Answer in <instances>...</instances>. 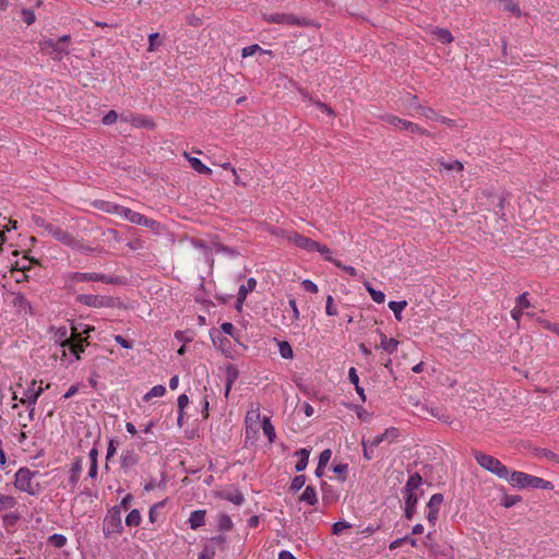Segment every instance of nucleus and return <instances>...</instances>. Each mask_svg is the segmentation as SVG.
<instances>
[{
  "label": "nucleus",
  "mask_w": 559,
  "mask_h": 559,
  "mask_svg": "<svg viewBox=\"0 0 559 559\" xmlns=\"http://www.w3.org/2000/svg\"><path fill=\"white\" fill-rule=\"evenodd\" d=\"M299 500L306 502L309 506H314L318 502L317 491L314 487L307 486L304 492L300 495Z\"/></svg>",
  "instance_id": "25"
},
{
  "label": "nucleus",
  "mask_w": 559,
  "mask_h": 559,
  "mask_svg": "<svg viewBox=\"0 0 559 559\" xmlns=\"http://www.w3.org/2000/svg\"><path fill=\"white\" fill-rule=\"evenodd\" d=\"M70 36L63 35L59 37L57 40L47 39L41 43V49L55 55V59H61L64 55L69 53L66 45L69 43Z\"/></svg>",
  "instance_id": "10"
},
{
  "label": "nucleus",
  "mask_w": 559,
  "mask_h": 559,
  "mask_svg": "<svg viewBox=\"0 0 559 559\" xmlns=\"http://www.w3.org/2000/svg\"><path fill=\"white\" fill-rule=\"evenodd\" d=\"M421 485V476L418 473L412 474L404 487V492L414 491Z\"/></svg>",
  "instance_id": "28"
},
{
  "label": "nucleus",
  "mask_w": 559,
  "mask_h": 559,
  "mask_svg": "<svg viewBox=\"0 0 559 559\" xmlns=\"http://www.w3.org/2000/svg\"><path fill=\"white\" fill-rule=\"evenodd\" d=\"M260 420V409L259 407H252L246 416V426L251 428L254 424Z\"/></svg>",
  "instance_id": "34"
},
{
  "label": "nucleus",
  "mask_w": 559,
  "mask_h": 559,
  "mask_svg": "<svg viewBox=\"0 0 559 559\" xmlns=\"http://www.w3.org/2000/svg\"><path fill=\"white\" fill-rule=\"evenodd\" d=\"M528 293H523L516 298V307L524 310L531 307V302L528 300Z\"/></svg>",
  "instance_id": "48"
},
{
  "label": "nucleus",
  "mask_w": 559,
  "mask_h": 559,
  "mask_svg": "<svg viewBox=\"0 0 559 559\" xmlns=\"http://www.w3.org/2000/svg\"><path fill=\"white\" fill-rule=\"evenodd\" d=\"M217 527L222 532H227L233 528V521L229 515L222 513L217 518Z\"/></svg>",
  "instance_id": "32"
},
{
  "label": "nucleus",
  "mask_w": 559,
  "mask_h": 559,
  "mask_svg": "<svg viewBox=\"0 0 559 559\" xmlns=\"http://www.w3.org/2000/svg\"><path fill=\"white\" fill-rule=\"evenodd\" d=\"M166 394V388L162 384L153 386L144 396L143 401L147 402L153 397H163Z\"/></svg>",
  "instance_id": "31"
},
{
  "label": "nucleus",
  "mask_w": 559,
  "mask_h": 559,
  "mask_svg": "<svg viewBox=\"0 0 559 559\" xmlns=\"http://www.w3.org/2000/svg\"><path fill=\"white\" fill-rule=\"evenodd\" d=\"M68 281L74 283L81 282H103L106 284H118L120 283V278L115 275H106L96 272H73L68 275Z\"/></svg>",
  "instance_id": "7"
},
{
  "label": "nucleus",
  "mask_w": 559,
  "mask_h": 559,
  "mask_svg": "<svg viewBox=\"0 0 559 559\" xmlns=\"http://www.w3.org/2000/svg\"><path fill=\"white\" fill-rule=\"evenodd\" d=\"M539 323L546 329L551 331L552 333L559 336V324L555 322H550L548 320H539Z\"/></svg>",
  "instance_id": "52"
},
{
  "label": "nucleus",
  "mask_w": 559,
  "mask_h": 559,
  "mask_svg": "<svg viewBox=\"0 0 559 559\" xmlns=\"http://www.w3.org/2000/svg\"><path fill=\"white\" fill-rule=\"evenodd\" d=\"M117 215L129 221L132 224L145 226L154 229L158 223L152 218H147L143 214L132 211L129 207L123 206V209H116Z\"/></svg>",
  "instance_id": "8"
},
{
  "label": "nucleus",
  "mask_w": 559,
  "mask_h": 559,
  "mask_svg": "<svg viewBox=\"0 0 559 559\" xmlns=\"http://www.w3.org/2000/svg\"><path fill=\"white\" fill-rule=\"evenodd\" d=\"M262 429L269 441L273 442L275 439V429L269 417H264L262 419Z\"/></svg>",
  "instance_id": "33"
},
{
  "label": "nucleus",
  "mask_w": 559,
  "mask_h": 559,
  "mask_svg": "<svg viewBox=\"0 0 559 559\" xmlns=\"http://www.w3.org/2000/svg\"><path fill=\"white\" fill-rule=\"evenodd\" d=\"M185 156L188 158L191 167L197 173L202 174V175H211L212 174V169L210 167H207L206 165H204L201 162V159H199L197 157H190V156H188L187 153L185 154Z\"/></svg>",
  "instance_id": "23"
},
{
  "label": "nucleus",
  "mask_w": 559,
  "mask_h": 559,
  "mask_svg": "<svg viewBox=\"0 0 559 559\" xmlns=\"http://www.w3.org/2000/svg\"><path fill=\"white\" fill-rule=\"evenodd\" d=\"M381 120L394 126L399 130H404V131L406 129V124L408 123V120L399 118L397 116L390 115V114L381 116Z\"/></svg>",
  "instance_id": "26"
},
{
  "label": "nucleus",
  "mask_w": 559,
  "mask_h": 559,
  "mask_svg": "<svg viewBox=\"0 0 559 559\" xmlns=\"http://www.w3.org/2000/svg\"><path fill=\"white\" fill-rule=\"evenodd\" d=\"M527 488H539L550 490L554 488V485L549 480L530 475Z\"/></svg>",
  "instance_id": "21"
},
{
  "label": "nucleus",
  "mask_w": 559,
  "mask_h": 559,
  "mask_svg": "<svg viewBox=\"0 0 559 559\" xmlns=\"http://www.w3.org/2000/svg\"><path fill=\"white\" fill-rule=\"evenodd\" d=\"M530 474L518 471H509L507 472V477L503 479L507 480L512 487L524 489L527 488Z\"/></svg>",
  "instance_id": "13"
},
{
  "label": "nucleus",
  "mask_w": 559,
  "mask_h": 559,
  "mask_svg": "<svg viewBox=\"0 0 559 559\" xmlns=\"http://www.w3.org/2000/svg\"><path fill=\"white\" fill-rule=\"evenodd\" d=\"M440 166L444 170H455V171H462L463 170V164L459 160H452V162H440Z\"/></svg>",
  "instance_id": "42"
},
{
  "label": "nucleus",
  "mask_w": 559,
  "mask_h": 559,
  "mask_svg": "<svg viewBox=\"0 0 559 559\" xmlns=\"http://www.w3.org/2000/svg\"><path fill=\"white\" fill-rule=\"evenodd\" d=\"M122 520L120 507H112L105 515L103 522V533L106 537L118 535L122 532Z\"/></svg>",
  "instance_id": "6"
},
{
  "label": "nucleus",
  "mask_w": 559,
  "mask_h": 559,
  "mask_svg": "<svg viewBox=\"0 0 559 559\" xmlns=\"http://www.w3.org/2000/svg\"><path fill=\"white\" fill-rule=\"evenodd\" d=\"M417 502H418V497L416 495V492L414 491H411V492H405V506H411V508L417 506Z\"/></svg>",
  "instance_id": "54"
},
{
  "label": "nucleus",
  "mask_w": 559,
  "mask_h": 559,
  "mask_svg": "<svg viewBox=\"0 0 559 559\" xmlns=\"http://www.w3.org/2000/svg\"><path fill=\"white\" fill-rule=\"evenodd\" d=\"M21 16L24 23H26L27 25H32L36 20L35 13L31 9H23L21 11Z\"/></svg>",
  "instance_id": "47"
},
{
  "label": "nucleus",
  "mask_w": 559,
  "mask_h": 559,
  "mask_svg": "<svg viewBox=\"0 0 559 559\" xmlns=\"http://www.w3.org/2000/svg\"><path fill=\"white\" fill-rule=\"evenodd\" d=\"M51 332H52V338H53L55 343L59 345V347L80 336V334L76 333L75 328H72V333L70 336L68 335L67 326L55 328L51 330Z\"/></svg>",
  "instance_id": "14"
},
{
  "label": "nucleus",
  "mask_w": 559,
  "mask_h": 559,
  "mask_svg": "<svg viewBox=\"0 0 559 559\" xmlns=\"http://www.w3.org/2000/svg\"><path fill=\"white\" fill-rule=\"evenodd\" d=\"M82 473V462L80 459H78L71 466L69 472V485L71 486V489H74L80 480Z\"/></svg>",
  "instance_id": "16"
},
{
  "label": "nucleus",
  "mask_w": 559,
  "mask_h": 559,
  "mask_svg": "<svg viewBox=\"0 0 559 559\" xmlns=\"http://www.w3.org/2000/svg\"><path fill=\"white\" fill-rule=\"evenodd\" d=\"M261 50V47L257 44L247 46L242 49L241 56L243 58L253 56L257 51Z\"/></svg>",
  "instance_id": "55"
},
{
  "label": "nucleus",
  "mask_w": 559,
  "mask_h": 559,
  "mask_svg": "<svg viewBox=\"0 0 559 559\" xmlns=\"http://www.w3.org/2000/svg\"><path fill=\"white\" fill-rule=\"evenodd\" d=\"M379 334H380V347L389 353V354H393L397 350V347H399V341L396 338H389L386 337L381 331H379Z\"/></svg>",
  "instance_id": "17"
},
{
  "label": "nucleus",
  "mask_w": 559,
  "mask_h": 559,
  "mask_svg": "<svg viewBox=\"0 0 559 559\" xmlns=\"http://www.w3.org/2000/svg\"><path fill=\"white\" fill-rule=\"evenodd\" d=\"M205 510H195L190 514L188 523L190 528L197 530L205 524Z\"/></svg>",
  "instance_id": "18"
},
{
  "label": "nucleus",
  "mask_w": 559,
  "mask_h": 559,
  "mask_svg": "<svg viewBox=\"0 0 559 559\" xmlns=\"http://www.w3.org/2000/svg\"><path fill=\"white\" fill-rule=\"evenodd\" d=\"M522 500L521 496H518V495H507L502 498L501 500V504L504 507V508H511L513 506H515L518 502H520Z\"/></svg>",
  "instance_id": "41"
},
{
  "label": "nucleus",
  "mask_w": 559,
  "mask_h": 559,
  "mask_svg": "<svg viewBox=\"0 0 559 559\" xmlns=\"http://www.w3.org/2000/svg\"><path fill=\"white\" fill-rule=\"evenodd\" d=\"M37 474V472H32L27 467H21L15 473L14 487L22 491L26 492L31 496H36L40 491V486L38 483H34L33 478Z\"/></svg>",
  "instance_id": "3"
},
{
  "label": "nucleus",
  "mask_w": 559,
  "mask_h": 559,
  "mask_svg": "<svg viewBox=\"0 0 559 559\" xmlns=\"http://www.w3.org/2000/svg\"><path fill=\"white\" fill-rule=\"evenodd\" d=\"M350 524L346 521H337L332 526V532L335 535L341 534L344 530L349 528Z\"/></svg>",
  "instance_id": "50"
},
{
  "label": "nucleus",
  "mask_w": 559,
  "mask_h": 559,
  "mask_svg": "<svg viewBox=\"0 0 559 559\" xmlns=\"http://www.w3.org/2000/svg\"><path fill=\"white\" fill-rule=\"evenodd\" d=\"M383 441H388L389 443L395 442L400 437V431L395 427H390L385 429V431L382 433Z\"/></svg>",
  "instance_id": "37"
},
{
  "label": "nucleus",
  "mask_w": 559,
  "mask_h": 559,
  "mask_svg": "<svg viewBox=\"0 0 559 559\" xmlns=\"http://www.w3.org/2000/svg\"><path fill=\"white\" fill-rule=\"evenodd\" d=\"M141 520H142V516H141V513L139 510L136 509H133L132 511L129 512V514L127 515L126 518V524L128 526H138L140 525L141 523Z\"/></svg>",
  "instance_id": "36"
},
{
  "label": "nucleus",
  "mask_w": 559,
  "mask_h": 559,
  "mask_svg": "<svg viewBox=\"0 0 559 559\" xmlns=\"http://www.w3.org/2000/svg\"><path fill=\"white\" fill-rule=\"evenodd\" d=\"M334 265L345 271L349 276H356L357 271L354 266L344 265L340 260L334 262Z\"/></svg>",
  "instance_id": "56"
},
{
  "label": "nucleus",
  "mask_w": 559,
  "mask_h": 559,
  "mask_svg": "<svg viewBox=\"0 0 559 559\" xmlns=\"http://www.w3.org/2000/svg\"><path fill=\"white\" fill-rule=\"evenodd\" d=\"M474 457L484 469L488 471L489 473L496 475L501 479L507 477V472L509 468L504 464H502L498 459L478 451L474 453Z\"/></svg>",
  "instance_id": "4"
},
{
  "label": "nucleus",
  "mask_w": 559,
  "mask_h": 559,
  "mask_svg": "<svg viewBox=\"0 0 559 559\" xmlns=\"http://www.w3.org/2000/svg\"><path fill=\"white\" fill-rule=\"evenodd\" d=\"M212 249L215 253H222L231 259L239 255V252L235 248L227 247L219 242H214Z\"/></svg>",
  "instance_id": "27"
},
{
  "label": "nucleus",
  "mask_w": 559,
  "mask_h": 559,
  "mask_svg": "<svg viewBox=\"0 0 559 559\" xmlns=\"http://www.w3.org/2000/svg\"><path fill=\"white\" fill-rule=\"evenodd\" d=\"M49 542L51 545H53L56 548H62L67 544V537L62 534H52L49 537Z\"/></svg>",
  "instance_id": "43"
},
{
  "label": "nucleus",
  "mask_w": 559,
  "mask_h": 559,
  "mask_svg": "<svg viewBox=\"0 0 559 559\" xmlns=\"http://www.w3.org/2000/svg\"><path fill=\"white\" fill-rule=\"evenodd\" d=\"M421 116H424L427 119L436 120L438 117V114L429 107H419Z\"/></svg>",
  "instance_id": "58"
},
{
  "label": "nucleus",
  "mask_w": 559,
  "mask_h": 559,
  "mask_svg": "<svg viewBox=\"0 0 559 559\" xmlns=\"http://www.w3.org/2000/svg\"><path fill=\"white\" fill-rule=\"evenodd\" d=\"M348 379L350 383H353L354 385H357L359 383V377L357 370L354 367H350L348 370Z\"/></svg>",
  "instance_id": "62"
},
{
  "label": "nucleus",
  "mask_w": 559,
  "mask_h": 559,
  "mask_svg": "<svg viewBox=\"0 0 559 559\" xmlns=\"http://www.w3.org/2000/svg\"><path fill=\"white\" fill-rule=\"evenodd\" d=\"M114 340L116 343H118L123 348L129 349V348H132V346H133V344L131 342L127 341L121 335H115Z\"/></svg>",
  "instance_id": "61"
},
{
  "label": "nucleus",
  "mask_w": 559,
  "mask_h": 559,
  "mask_svg": "<svg viewBox=\"0 0 559 559\" xmlns=\"http://www.w3.org/2000/svg\"><path fill=\"white\" fill-rule=\"evenodd\" d=\"M286 238L290 243L308 252H313V248L318 247V241H314L295 231L288 233Z\"/></svg>",
  "instance_id": "11"
},
{
  "label": "nucleus",
  "mask_w": 559,
  "mask_h": 559,
  "mask_svg": "<svg viewBox=\"0 0 559 559\" xmlns=\"http://www.w3.org/2000/svg\"><path fill=\"white\" fill-rule=\"evenodd\" d=\"M139 462V455L134 450H124L120 455V465L123 469L134 467Z\"/></svg>",
  "instance_id": "15"
},
{
  "label": "nucleus",
  "mask_w": 559,
  "mask_h": 559,
  "mask_svg": "<svg viewBox=\"0 0 559 559\" xmlns=\"http://www.w3.org/2000/svg\"><path fill=\"white\" fill-rule=\"evenodd\" d=\"M405 131H407L409 133H414V134H420V135L429 134L427 132V130H425L424 128H421L420 126H418L417 123H414L412 121H408V123L406 124Z\"/></svg>",
  "instance_id": "46"
},
{
  "label": "nucleus",
  "mask_w": 559,
  "mask_h": 559,
  "mask_svg": "<svg viewBox=\"0 0 559 559\" xmlns=\"http://www.w3.org/2000/svg\"><path fill=\"white\" fill-rule=\"evenodd\" d=\"M76 301L91 308H110L115 305L112 297L93 294H81L76 297Z\"/></svg>",
  "instance_id": "9"
},
{
  "label": "nucleus",
  "mask_w": 559,
  "mask_h": 559,
  "mask_svg": "<svg viewBox=\"0 0 559 559\" xmlns=\"http://www.w3.org/2000/svg\"><path fill=\"white\" fill-rule=\"evenodd\" d=\"M442 502H443V496L441 493H435L430 497V499L427 503V508L430 510L439 511Z\"/></svg>",
  "instance_id": "38"
},
{
  "label": "nucleus",
  "mask_w": 559,
  "mask_h": 559,
  "mask_svg": "<svg viewBox=\"0 0 559 559\" xmlns=\"http://www.w3.org/2000/svg\"><path fill=\"white\" fill-rule=\"evenodd\" d=\"M301 285L306 292H309L311 294L318 293V285L310 280H304L301 282Z\"/></svg>",
  "instance_id": "57"
},
{
  "label": "nucleus",
  "mask_w": 559,
  "mask_h": 559,
  "mask_svg": "<svg viewBox=\"0 0 559 559\" xmlns=\"http://www.w3.org/2000/svg\"><path fill=\"white\" fill-rule=\"evenodd\" d=\"M325 313L330 317H334L337 314V309L333 305V297L328 296L325 304Z\"/></svg>",
  "instance_id": "53"
},
{
  "label": "nucleus",
  "mask_w": 559,
  "mask_h": 559,
  "mask_svg": "<svg viewBox=\"0 0 559 559\" xmlns=\"http://www.w3.org/2000/svg\"><path fill=\"white\" fill-rule=\"evenodd\" d=\"M278 350L281 356L285 359H290L294 356L292 346L285 341L278 343Z\"/></svg>",
  "instance_id": "39"
},
{
  "label": "nucleus",
  "mask_w": 559,
  "mask_h": 559,
  "mask_svg": "<svg viewBox=\"0 0 559 559\" xmlns=\"http://www.w3.org/2000/svg\"><path fill=\"white\" fill-rule=\"evenodd\" d=\"M522 316L523 310L518 308L516 306L511 310V317L518 324L520 323Z\"/></svg>",
  "instance_id": "64"
},
{
  "label": "nucleus",
  "mask_w": 559,
  "mask_h": 559,
  "mask_svg": "<svg viewBox=\"0 0 559 559\" xmlns=\"http://www.w3.org/2000/svg\"><path fill=\"white\" fill-rule=\"evenodd\" d=\"M430 34L442 44H450L454 39L451 32L447 28L433 27Z\"/></svg>",
  "instance_id": "19"
},
{
  "label": "nucleus",
  "mask_w": 559,
  "mask_h": 559,
  "mask_svg": "<svg viewBox=\"0 0 559 559\" xmlns=\"http://www.w3.org/2000/svg\"><path fill=\"white\" fill-rule=\"evenodd\" d=\"M263 20L266 23L282 24L288 26H310L312 25V21L307 17H298L294 14L287 13H264Z\"/></svg>",
  "instance_id": "5"
},
{
  "label": "nucleus",
  "mask_w": 559,
  "mask_h": 559,
  "mask_svg": "<svg viewBox=\"0 0 559 559\" xmlns=\"http://www.w3.org/2000/svg\"><path fill=\"white\" fill-rule=\"evenodd\" d=\"M332 451L330 449H325L320 453L319 456V467H325L331 460Z\"/></svg>",
  "instance_id": "49"
},
{
  "label": "nucleus",
  "mask_w": 559,
  "mask_h": 559,
  "mask_svg": "<svg viewBox=\"0 0 559 559\" xmlns=\"http://www.w3.org/2000/svg\"><path fill=\"white\" fill-rule=\"evenodd\" d=\"M118 115L115 110H110L103 118V123L106 126L112 124L117 121Z\"/></svg>",
  "instance_id": "59"
},
{
  "label": "nucleus",
  "mask_w": 559,
  "mask_h": 559,
  "mask_svg": "<svg viewBox=\"0 0 559 559\" xmlns=\"http://www.w3.org/2000/svg\"><path fill=\"white\" fill-rule=\"evenodd\" d=\"M305 483H306V477L304 475H298V476L294 477L292 480L290 487H289L290 491L297 492L305 486Z\"/></svg>",
  "instance_id": "44"
},
{
  "label": "nucleus",
  "mask_w": 559,
  "mask_h": 559,
  "mask_svg": "<svg viewBox=\"0 0 559 559\" xmlns=\"http://www.w3.org/2000/svg\"><path fill=\"white\" fill-rule=\"evenodd\" d=\"M36 223L38 226L44 228V231L47 235L57 239L61 243L72 248V249H79L81 247L80 241L68 230H64L55 224L47 223L43 218H37Z\"/></svg>",
  "instance_id": "2"
},
{
  "label": "nucleus",
  "mask_w": 559,
  "mask_h": 559,
  "mask_svg": "<svg viewBox=\"0 0 559 559\" xmlns=\"http://www.w3.org/2000/svg\"><path fill=\"white\" fill-rule=\"evenodd\" d=\"M313 251L320 252L323 255L324 260H326L329 262H332L333 264H334L335 261H337L336 259H334L332 257L331 250L326 246H324V245H321V243L318 242V247L313 248Z\"/></svg>",
  "instance_id": "40"
},
{
  "label": "nucleus",
  "mask_w": 559,
  "mask_h": 559,
  "mask_svg": "<svg viewBox=\"0 0 559 559\" xmlns=\"http://www.w3.org/2000/svg\"><path fill=\"white\" fill-rule=\"evenodd\" d=\"M388 306L393 311L395 319L397 321H401L402 320V311L406 308L407 302L405 300L390 301Z\"/></svg>",
  "instance_id": "30"
},
{
  "label": "nucleus",
  "mask_w": 559,
  "mask_h": 559,
  "mask_svg": "<svg viewBox=\"0 0 559 559\" xmlns=\"http://www.w3.org/2000/svg\"><path fill=\"white\" fill-rule=\"evenodd\" d=\"M224 498L226 500L233 502L236 506H240L245 501L243 496L239 491H234V492L226 493V495H224Z\"/></svg>",
  "instance_id": "45"
},
{
  "label": "nucleus",
  "mask_w": 559,
  "mask_h": 559,
  "mask_svg": "<svg viewBox=\"0 0 559 559\" xmlns=\"http://www.w3.org/2000/svg\"><path fill=\"white\" fill-rule=\"evenodd\" d=\"M88 345L87 337L81 335L73 341L60 346V362L62 366L69 367L70 365L81 359V354L84 353L85 347Z\"/></svg>",
  "instance_id": "1"
},
{
  "label": "nucleus",
  "mask_w": 559,
  "mask_h": 559,
  "mask_svg": "<svg viewBox=\"0 0 559 559\" xmlns=\"http://www.w3.org/2000/svg\"><path fill=\"white\" fill-rule=\"evenodd\" d=\"M366 289L368 290L371 299L377 302V304H382L384 302V299H385V295L383 292L381 290H377L374 289L369 282H365L364 283Z\"/></svg>",
  "instance_id": "29"
},
{
  "label": "nucleus",
  "mask_w": 559,
  "mask_h": 559,
  "mask_svg": "<svg viewBox=\"0 0 559 559\" xmlns=\"http://www.w3.org/2000/svg\"><path fill=\"white\" fill-rule=\"evenodd\" d=\"M295 455L298 457V461L295 465V469L297 472H302L306 469L307 465H308V460H309V455H310V450L308 449H300L298 451L295 452Z\"/></svg>",
  "instance_id": "20"
},
{
  "label": "nucleus",
  "mask_w": 559,
  "mask_h": 559,
  "mask_svg": "<svg viewBox=\"0 0 559 559\" xmlns=\"http://www.w3.org/2000/svg\"><path fill=\"white\" fill-rule=\"evenodd\" d=\"M361 445H362V452H364V457L367 460V461H370L373 459V448H371V445L366 442L365 439H362L361 441Z\"/></svg>",
  "instance_id": "51"
},
{
  "label": "nucleus",
  "mask_w": 559,
  "mask_h": 559,
  "mask_svg": "<svg viewBox=\"0 0 559 559\" xmlns=\"http://www.w3.org/2000/svg\"><path fill=\"white\" fill-rule=\"evenodd\" d=\"M309 104H310L311 106H313L316 110H319V111H321L322 114H325V115H328V116H330V117H333V116L335 115V114H334V110H333L330 106H328L326 104H324V103H321V102H319V100H313V99H311V98H310V99H309Z\"/></svg>",
  "instance_id": "35"
},
{
  "label": "nucleus",
  "mask_w": 559,
  "mask_h": 559,
  "mask_svg": "<svg viewBox=\"0 0 559 559\" xmlns=\"http://www.w3.org/2000/svg\"><path fill=\"white\" fill-rule=\"evenodd\" d=\"M221 330L225 333V334H228L230 336L234 335V331H235V326L233 323L230 322H224L222 325H221Z\"/></svg>",
  "instance_id": "63"
},
{
  "label": "nucleus",
  "mask_w": 559,
  "mask_h": 559,
  "mask_svg": "<svg viewBox=\"0 0 559 559\" xmlns=\"http://www.w3.org/2000/svg\"><path fill=\"white\" fill-rule=\"evenodd\" d=\"M288 304H289V307H290L292 312H293V320L294 321H298L299 318H300V313H299V309L297 307V302H296L295 298H290Z\"/></svg>",
  "instance_id": "60"
},
{
  "label": "nucleus",
  "mask_w": 559,
  "mask_h": 559,
  "mask_svg": "<svg viewBox=\"0 0 559 559\" xmlns=\"http://www.w3.org/2000/svg\"><path fill=\"white\" fill-rule=\"evenodd\" d=\"M16 504L17 500L15 497L0 492V512L12 510Z\"/></svg>",
  "instance_id": "24"
},
{
  "label": "nucleus",
  "mask_w": 559,
  "mask_h": 559,
  "mask_svg": "<svg viewBox=\"0 0 559 559\" xmlns=\"http://www.w3.org/2000/svg\"><path fill=\"white\" fill-rule=\"evenodd\" d=\"M44 390L45 389L41 385L37 386V382L33 380L28 388L24 391L20 403L24 405H35Z\"/></svg>",
  "instance_id": "12"
},
{
  "label": "nucleus",
  "mask_w": 559,
  "mask_h": 559,
  "mask_svg": "<svg viewBox=\"0 0 559 559\" xmlns=\"http://www.w3.org/2000/svg\"><path fill=\"white\" fill-rule=\"evenodd\" d=\"M255 286H257V281L253 277H250L247 281V284L241 285L238 290V297H237L238 304L243 302L248 293L252 292L255 288Z\"/></svg>",
  "instance_id": "22"
}]
</instances>
